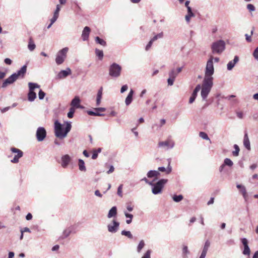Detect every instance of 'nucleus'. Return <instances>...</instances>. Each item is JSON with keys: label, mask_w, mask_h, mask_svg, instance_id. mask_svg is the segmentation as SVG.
Masks as SVG:
<instances>
[{"label": "nucleus", "mask_w": 258, "mask_h": 258, "mask_svg": "<svg viewBox=\"0 0 258 258\" xmlns=\"http://www.w3.org/2000/svg\"><path fill=\"white\" fill-rule=\"evenodd\" d=\"M54 125L55 135L56 137L60 139H63L66 137L72 127L71 124L70 122L67 123L64 130L62 125L57 121L55 122Z\"/></svg>", "instance_id": "obj_1"}, {"label": "nucleus", "mask_w": 258, "mask_h": 258, "mask_svg": "<svg viewBox=\"0 0 258 258\" xmlns=\"http://www.w3.org/2000/svg\"><path fill=\"white\" fill-rule=\"evenodd\" d=\"M213 86V82L210 79H204L202 86L201 95L203 100H206Z\"/></svg>", "instance_id": "obj_2"}, {"label": "nucleus", "mask_w": 258, "mask_h": 258, "mask_svg": "<svg viewBox=\"0 0 258 258\" xmlns=\"http://www.w3.org/2000/svg\"><path fill=\"white\" fill-rule=\"evenodd\" d=\"M155 180L154 179L152 182V184H151L152 186V192L154 195H158L160 194L165 184L167 182L168 180L166 179H161L159 180L157 182L153 183V181Z\"/></svg>", "instance_id": "obj_3"}, {"label": "nucleus", "mask_w": 258, "mask_h": 258, "mask_svg": "<svg viewBox=\"0 0 258 258\" xmlns=\"http://www.w3.org/2000/svg\"><path fill=\"white\" fill-rule=\"evenodd\" d=\"M226 43L223 40H219L212 43L211 49L212 53L220 54L225 49Z\"/></svg>", "instance_id": "obj_4"}, {"label": "nucleus", "mask_w": 258, "mask_h": 258, "mask_svg": "<svg viewBox=\"0 0 258 258\" xmlns=\"http://www.w3.org/2000/svg\"><path fill=\"white\" fill-rule=\"evenodd\" d=\"M213 60V57L211 56L207 62L205 75L204 79H211V81H213V78L212 76L214 73Z\"/></svg>", "instance_id": "obj_5"}, {"label": "nucleus", "mask_w": 258, "mask_h": 258, "mask_svg": "<svg viewBox=\"0 0 258 258\" xmlns=\"http://www.w3.org/2000/svg\"><path fill=\"white\" fill-rule=\"evenodd\" d=\"M121 67L116 63L111 64L109 69V75L113 78L118 77L121 73Z\"/></svg>", "instance_id": "obj_6"}, {"label": "nucleus", "mask_w": 258, "mask_h": 258, "mask_svg": "<svg viewBox=\"0 0 258 258\" xmlns=\"http://www.w3.org/2000/svg\"><path fill=\"white\" fill-rule=\"evenodd\" d=\"M68 50V48L65 47L58 52L55 58L56 63L58 65L63 63L67 57V53Z\"/></svg>", "instance_id": "obj_7"}, {"label": "nucleus", "mask_w": 258, "mask_h": 258, "mask_svg": "<svg viewBox=\"0 0 258 258\" xmlns=\"http://www.w3.org/2000/svg\"><path fill=\"white\" fill-rule=\"evenodd\" d=\"M28 85L29 87V92L28 95V100L30 101H33L34 100L36 97V94L34 92V90L35 88H39L40 86L37 84L33 83H29Z\"/></svg>", "instance_id": "obj_8"}, {"label": "nucleus", "mask_w": 258, "mask_h": 258, "mask_svg": "<svg viewBox=\"0 0 258 258\" xmlns=\"http://www.w3.org/2000/svg\"><path fill=\"white\" fill-rule=\"evenodd\" d=\"M11 150L12 152V153L17 154L15 155L14 158L12 160H11V162L14 163H18L19 162V159L23 156V152L20 149L16 148L15 147L11 148Z\"/></svg>", "instance_id": "obj_9"}, {"label": "nucleus", "mask_w": 258, "mask_h": 258, "mask_svg": "<svg viewBox=\"0 0 258 258\" xmlns=\"http://www.w3.org/2000/svg\"><path fill=\"white\" fill-rule=\"evenodd\" d=\"M46 136V132L44 127H39L36 132V137L38 141H43Z\"/></svg>", "instance_id": "obj_10"}, {"label": "nucleus", "mask_w": 258, "mask_h": 258, "mask_svg": "<svg viewBox=\"0 0 258 258\" xmlns=\"http://www.w3.org/2000/svg\"><path fill=\"white\" fill-rule=\"evenodd\" d=\"M241 242L244 246L242 254L245 255H249L250 249L248 244L247 239L246 238H242L241 239Z\"/></svg>", "instance_id": "obj_11"}, {"label": "nucleus", "mask_w": 258, "mask_h": 258, "mask_svg": "<svg viewBox=\"0 0 258 258\" xmlns=\"http://www.w3.org/2000/svg\"><path fill=\"white\" fill-rule=\"evenodd\" d=\"M158 146L159 147L166 148L167 149H172L174 146V142L172 140L160 142L158 144Z\"/></svg>", "instance_id": "obj_12"}, {"label": "nucleus", "mask_w": 258, "mask_h": 258, "mask_svg": "<svg viewBox=\"0 0 258 258\" xmlns=\"http://www.w3.org/2000/svg\"><path fill=\"white\" fill-rule=\"evenodd\" d=\"M16 76V75H14V74L10 76L3 82L2 87L6 88L8 85H10L13 83L15 81H16L17 80V78Z\"/></svg>", "instance_id": "obj_13"}, {"label": "nucleus", "mask_w": 258, "mask_h": 258, "mask_svg": "<svg viewBox=\"0 0 258 258\" xmlns=\"http://www.w3.org/2000/svg\"><path fill=\"white\" fill-rule=\"evenodd\" d=\"M60 10V7L59 5H57L56 6V9L54 13L53 17L50 20L51 23L47 27L48 29L50 28L51 25L56 21V20L58 18Z\"/></svg>", "instance_id": "obj_14"}, {"label": "nucleus", "mask_w": 258, "mask_h": 258, "mask_svg": "<svg viewBox=\"0 0 258 258\" xmlns=\"http://www.w3.org/2000/svg\"><path fill=\"white\" fill-rule=\"evenodd\" d=\"M119 225V223L114 219L112 224L108 225V231L110 232H115L118 228Z\"/></svg>", "instance_id": "obj_15"}, {"label": "nucleus", "mask_w": 258, "mask_h": 258, "mask_svg": "<svg viewBox=\"0 0 258 258\" xmlns=\"http://www.w3.org/2000/svg\"><path fill=\"white\" fill-rule=\"evenodd\" d=\"M71 158L67 154L61 157V166L63 168H66L71 162Z\"/></svg>", "instance_id": "obj_16"}, {"label": "nucleus", "mask_w": 258, "mask_h": 258, "mask_svg": "<svg viewBox=\"0 0 258 258\" xmlns=\"http://www.w3.org/2000/svg\"><path fill=\"white\" fill-rule=\"evenodd\" d=\"M26 71H27V66L24 65V66H23L21 68V69L19 71H18L17 72V73H14V75H16V77L17 78V79L19 77L23 78L25 76V75L26 73Z\"/></svg>", "instance_id": "obj_17"}, {"label": "nucleus", "mask_w": 258, "mask_h": 258, "mask_svg": "<svg viewBox=\"0 0 258 258\" xmlns=\"http://www.w3.org/2000/svg\"><path fill=\"white\" fill-rule=\"evenodd\" d=\"M243 145L244 147L248 151H250V143L248 138V134L246 132H245L244 138H243Z\"/></svg>", "instance_id": "obj_18"}, {"label": "nucleus", "mask_w": 258, "mask_h": 258, "mask_svg": "<svg viewBox=\"0 0 258 258\" xmlns=\"http://www.w3.org/2000/svg\"><path fill=\"white\" fill-rule=\"evenodd\" d=\"M239 57L235 55L233 60L230 61L227 64V69L228 71H231L234 67L235 64L238 61Z\"/></svg>", "instance_id": "obj_19"}, {"label": "nucleus", "mask_w": 258, "mask_h": 258, "mask_svg": "<svg viewBox=\"0 0 258 258\" xmlns=\"http://www.w3.org/2000/svg\"><path fill=\"white\" fill-rule=\"evenodd\" d=\"M90 32L91 29L89 27H85L82 34V38L84 41L88 40Z\"/></svg>", "instance_id": "obj_20"}, {"label": "nucleus", "mask_w": 258, "mask_h": 258, "mask_svg": "<svg viewBox=\"0 0 258 258\" xmlns=\"http://www.w3.org/2000/svg\"><path fill=\"white\" fill-rule=\"evenodd\" d=\"M70 74H71V70L70 68H67L66 70L61 71L58 73V77L60 79L64 78Z\"/></svg>", "instance_id": "obj_21"}, {"label": "nucleus", "mask_w": 258, "mask_h": 258, "mask_svg": "<svg viewBox=\"0 0 258 258\" xmlns=\"http://www.w3.org/2000/svg\"><path fill=\"white\" fill-rule=\"evenodd\" d=\"M80 100L78 96H76L72 101L71 103V106L75 107L76 108H81V106L80 104Z\"/></svg>", "instance_id": "obj_22"}, {"label": "nucleus", "mask_w": 258, "mask_h": 258, "mask_svg": "<svg viewBox=\"0 0 258 258\" xmlns=\"http://www.w3.org/2000/svg\"><path fill=\"white\" fill-rule=\"evenodd\" d=\"M117 215V208L116 207H113L109 210L107 217L109 218L115 217Z\"/></svg>", "instance_id": "obj_23"}, {"label": "nucleus", "mask_w": 258, "mask_h": 258, "mask_svg": "<svg viewBox=\"0 0 258 258\" xmlns=\"http://www.w3.org/2000/svg\"><path fill=\"white\" fill-rule=\"evenodd\" d=\"M103 88L101 87L98 91L97 98H96V105H99L101 103V100L102 98Z\"/></svg>", "instance_id": "obj_24"}, {"label": "nucleus", "mask_w": 258, "mask_h": 258, "mask_svg": "<svg viewBox=\"0 0 258 258\" xmlns=\"http://www.w3.org/2000/svg\"><path fill=\"white\" fill-rule=\"evenodd\" d=\"M210 244H211L210 241L209 240H207L205 241L202 253L207 254V251L209 249V248L210 246Z\"/></svg>", "instance_id": "obj_25"}, {"label": "nucleus", "mask_w": 258, "mask_h": 258, "mask_svg": "<svg viewBox=\"0 0 258 258\" xmlns=\"http://www.w3.org/2000/svg\"><path fill=\"white\" fill-rule=\"evenodd\" d=\"M78 165L79 169L81 171H85L86 170L85 166V163L84 161L82 159H79L78 162Z\"/></svg>", "instance_id": "obj_26"}, {"label": "nucleus", "mask_w": 258, "mask_h": 258, "mask_svg": "<svg viewBox=\"0 0 258 258\" xmlns=\"http://www.w3.org/2000/svg\"><path fill=\"white\" fill-rule=\"evenodd\" d=\"M95 114H95V116H103L104 114L100 113V112H104L106 110V109L103 107H100L95 108Z\"/></svg>", "instance_id": "obj_27"}, {"label": "nucleus", "mask_w": 258, "mask_h": 258, "mask_svg": "<svg viewBox=\"0 0 258 258\" xmlns=\"http://www.w3.org/2000/svg\"><path fill=\"white\" fill-rule=\"evenodd\" d=\"M28 48L30 51L33 50L35 48V45L34 42L32 40V38L31 37L29 39V44L28 45Z\"/></svg>", "instance_id": "obj_28"}, {"label": "nucleus", "mask_w": 258, "mask_h": 258, "mask_svg": "<svg viewBox=\"0 0 258 258\" xmlns=\"http://www.w3.org/2000/svg\"><path fill=\"white\" fill-rule=\"evenodd\" d=\"M183 199V197L181 195H174L172 197L173 200L176 203L180 202Z\"/></svg>", "instance_id": "obj_29"}, {"label": "nucleus", "mask_w": 258, "mask_h": 258, "mask_svg": "<svg viewBox=\"0 0 258 258\" xmlns=\"http://www.w3.org/2000/svg\"><path fill=\"white\" fill-rule=\"evenodd\" d=\"M233 148H234L235 150L232 152V155L235 157H237L239 155L240 149L238 146L236 144L234 145Z\"/></svg>", "instance_id": "obj_30"}, {"label": "nucleus", "mask_w": 258, "mask_h": 258, "mask_svg": "<svg viewBox=\"0 0 258 258\" xmlns=\"http://www.w3.org/2000/svg\"><path fill=\"white\" fill-rule=\"evenodd\" d=\"M223 164L225 166H228L229 167H231L233 165V163L232 160L228 158H226L224 160Z\"/></svg>", "instance_id": "obj_31"}, {"label": "nucleus", "mask_w": 258, "mask_h": 258, "mask_svg": "<svg viewBox=\"0 0 258 258\" xmlns=\"http://www.w3.org/2000/svg\"><path fill=\"white\" fill-rule=\"evenodd\" d=\"M95 54L98 57L100 60H102L103 57V52L101 50L98 49H95Z\"/></svg>", "instance_id": "obj_32"}, {"label": "nucleus", "mask_w": 258, "mask_h": 258, "mask_svg": "<svg viewBox=\"0 0 258 258\" xmlns=\"http://www.w3.org/2000/svg\"><path fill=\"white\" fill-rule=\"evenodd\" d=\"M95 41H96V43H97L103 46H105L106 45V41H104L103 39L100 38L98 36H97L95 38Z\"/></svg>", "instance_id": "obj_33"}, {"label": "nucleus", "mask_w": 258, "mask_h": 258, "mask_svg": "<svg viewBox=\"0 0 258 258\" xmlns=\"http://www.w3.org/2000/svg\"><path fill=\"white\" fill-rule=\"evenodd\" d=\"M101 152V149L100 148L97 150H94L93 151V155L92 156V159H94V160L96 159L98 157V153H100Z\"/></svg>", "instance_id": "obj_34"}, {"label": "nucleus", "mask_w": 258, "mask_h": 258, "mask_svg": "<svg viewBox=\"0 0 258 258\" xmlns=\"http://www.w3.org/2000/svg\"><path fill=\"white\" fill-rule=\"evenodd\" d=\"M177 75H178V74H177V72L174 69L171 70L169 72V77L172 78L174 79H175V78L177 77Z\"/></svg>", "instance_id": "obj_35"}, {"label": "nucleus", "mask_w": 258, "mask_h": 258, "mask_svg": "<svg viewBox=\"0 0 258 258\" xmlns=\"http://www.w3.org/2000/svg\"><path fill=\"white\" fill-rule=\"evenodd\" d=\"M163 37V33L160 32L156 35H155L153 37H152L151 40L154 42L158 39L162 38Z\"/></svg>", "instance_id": "obj_36"}, {"label": "nucleus", "mask_w": 258, "mask_h": 258, "mask_svg": "<svg viewBox=\"0 0 258 258\" xmlns=\"http://www.w3.org/2000/svg\"><path fill=\"white\" fill-rule=\"evenodd\" d=\"M145 244L144 241L142 240L140 241L138 246H137V251L138 252H140L142 248L144 247Z\"/></svg>", "instance_id": "obj_37"}, {"label": "nucleus", "mask_w": 258, "mask_h": 258, "mask_svg": "<svg viewBox=\"0 0 258 258\" xmlns=\"http://www.w3.org/2000/svg\"><path fill=\"white\" fill-rule=\"evenodd\" d=\"M199 136L201 138L204 140H210V139L208 135L205 132H201L199 134Z\"/></svg>", "instance_id": "obj_38"}, {"label": "nucleus", "mask_w": 258, "mask_h": 258, "mask_svg": "<svg viewBox=\"0 0 258 258\" xmlns=\"http://www.w3.org/2000/svg\"><path fill=\"white\" fill-rule=\"evenodd\" d=\"M151 250L150 249H148L144 253V254L142 257V258H151Z\"/></svg>", "instance_id": "obj_39"}, {"label": "nucleus", "mask_w": 258, "mask_h": 258, "mask_svg": "<svg viewBox=\"0 0 258 258\" xmlns=\"http://www.w3.org/2000/svg\"><path fill=\"white\" fill-rule=\"evenodd\" d=\"M246 8L250 12H253L255 10V7L251 4H248L246 6Z\"/></svg>", "instance_id": "obj_40"}, {"label": "nucleus", "mask_w": 258, "mask_h": 258, "mask_svg": "<svg viewBox=\"0 0 258 258\" xmlns=\"http://www.w3.org/2000/svg\"><path fill=\"white\" fill-rule=\"evenodd\" d=\"M147 176L148 178H152L155 177V174L154 173V170H151L149 171L147 174Z\"/></svg>", "instance_id": "obj_41"}, {"label": "nucleus", "mask_w": 258, "mask_h": 258, "mask_svg": "<svg viewBox=\"0 0 258 258\" xmlns=\"http://www.w3.org/2000/svg\"><path fill=\"white\" fill-rule=\"evenodd\" d=\"M45 95V93L43 91H42L41 90H40L38 93L39 98L41 100L43 99L44 98Z\"/></svg>", "instance_id": "obj_42"}, {"label": "nucleus", "mask_w": 258, "mask_h": 258, "mask_svg": "<svg viewBox=\"0 0 258 258\" xmlns=\"http://www.w3.org/2000/svg\"><path fill=\"white\" fill-rule=\"evenodd\" d=\"M182 252L184 254H187L189 253V251L188 249V247L187 246H186V245L183 246V248H182Z\"/></svg>", "instance_id": "obj_43"}, {"label": "nucleus", "mask_w": 258, "mask_h": 258, "mask_svg": "<svg viewBox=\"0 0 258 258\" xmlns=\"http://www.w3.org/2000/svg\"><path fill=\"white\" fill-rule=\"evenodd\" d=\"M153 43V42L150 39V40L149 41V42H148V43L147 44V45L146 46L145 49L146 51H148L149 50V49L152 46Z\"/></svg>", "instance_id": "obj_44"}, {"label": "nucleus", "mask_w": 258, "mask_h": 258, "mask_svg": "<svg viewBox=\"0 0 258 258\" xmlns=\"http://www.w3.org/2000/svg\"><path fill=\"white\" fill-rule=\"evenodd\" d=\"M175 79H173L172 78H170L169 77L168 80H167V83H168V85H169V86H172L173 85V83H174V81Z\"/></svg>", "instance_id": "obj_45"}, {"label": "nucleus", "mask_w": 258, "mask_h": 258, "mask_svg": "<svg viewBox=\"0 0 258 258\" xmlns=\"http://www.w3.org/2000/svg\"><path fill=\"white\" fill-rule=\"evenodd\" d=\"M122 185L121 184L119 186L118 189H117V194L120 197H122Z\"/></svg>", "instance_id": "obj_46"}, {"label": "nucleus", "mask_w": 258, "mask_h": 258, "mask_svg": "<svg viewBox=\"0 0 258 258\" xmlns=\"http://www.w3.org/2000/svg\"><path fill=\"white\" fill-rule=\"evenodd\" d=\"M166 169V174H169L172 171V167L170 166V161H169L168 162V165Z\"/></svg>", "instance_id": "obj_47"}, {"label": "nucleus", "mask_w": 258, "mask_h": 258, "mask_svg": "<svg viewBox=\"0 0 258 258\" xmlns=\"http://www.w3.org/2000/svg\"><path fill=\"white\" fill-rule=\"evenodd\" d=\"M187 9V15L194 17L195 14L192 12L191 8L190 7H188V9Z\"/></svg>", "instance_id": "obj_48"}, {"label": "nucleus", "mask_w": 258, "mask_h": 258, "mask_svg": "<svg viewBox=\"0 0 258 258\" xmlns=\"http://www.w3.org/2000/svg\"><path fill=\"white\" fill-rule=\"evenodd\" d=\"M196 98H197V97H196L195 96H193V95H191V96L190 97L189 99V103L192 104L195 101V99H196Z\"/></svg>", "instance_id": "obj_49"}, {"label": "nucleus", "mask_w": 258, "mask_h": 258, "mask_svg": "<svg viewBox=\"0 0 258 258\" xmlns=\"http://www.w3.org/2000/svg\"><path fill=\"white\" fill-rule=\"evenodd\" d=\"M4 62L6 64L8 65H11L12 63V61L9 58H5L4 60Z\"/></svg>", "instance_id": "obj_50"}, {"label": "nucleus", "mask_w": 258, "mask_h": 258, "mask_svg": "<svg viewBox=\"0 0 258 258\" xmlns=\"http://www.w3.org/2000/svg\"><path fill=\"white\" fill-rule=\"evenodd\" d=\"M142 181H144L146 183L151 185L152 184L153 181H150L146 177H144L141 179Z\"/></svg>", "instance_id": "obj_51"}, {"label": "nucleus", "mask_w": 258, "mask_h": 258, "mask_svg": "<svg viewBox=\"0 0 258 258\" xmlns=\"http://www.w3.org/2000/svg\"><path fill=\"white\" fill-rule=\"evenodd\" d=\"M128 89V86L126 85H123L120 90L121 93H123L124 91H126Z\"/></svg>", "instance_id": "obj_52"}, {"label": "nucleus", "mask_w": 258, "mask_h": 258, "mask_svg": "<svg viewBox=\"0 0 258 258\" xmlns=\"http://www.w3.org/2000/svg\"><path fill=\"white\" fill-rule=\"evenodd\" d=\"M245 36L246 40L247 42H250L251 41V35H248L247 34H246L245 35Z\"/></svg>", "instance_id": "obj_53"}, {"label": "nucleus", "mask_w": 258, "mask_h": 258, "mask_svg": "<svg viewBox=\"0 0 258 258\" xmlns=\"http://www.w3.org/2000/svg\"><path fill=\"white\" fill-rule=\"evenodd\" d=\"M236 114L237 116L240 119H242L243 117V114L242 112H237Z\"/></svg>", "instance_id": "obj_54"}, {"label": "nucleus", "mask_w": 258, "mask_h": 258, "mask_svg": "<svg viewBox=\"0 0 258 258\" xmlns=\"http://www.w3.org/2000/svg\"><path fill=\"white\" fill-rule=\"evenodd\" d=\"M214 202V198L211 197L210 199V200L208 202L207 205H210L211 204H213Z\"/></svg>", "instance_id": "obj_55"}, {"label": "nucleus", "mask_w": 258, "mask_h": 258, "mask_svg": "<svg viewBox=\"0 0 258 258\" xmlns=\"http://www.w3.org/2000/svg\"><path fill=\"white\" fill-rule=\"evenodd\" d=\"M158 170L160 172H165L166 173V169L164 167H159Z\"/></svg>", "instance_id": "obj_56"}, {"label": "nucleus", "mask_w": 258, "mask_h": 258, "mask_svg": "<svg viewBox=\"0 0 258 258\" xmlns=\"http://www.w3.org/2000/svg\"><path fill=\"white\" fill-rule=\"evenodd\" d=\"M235 97V96L234 95H229L227 97H222L223 98H224V99H228V100H230L231 98H234Z\"/></svg>", "instance_id": "obj_57"}, {"label": "nucleus", "mask_w": 258, "mask_h": 258, "mask_svg": "<svg viewBox=\"0 0 258 258\" xmlns=\"http://www.w3.org/2000/svg\"><path fill=\"white\" fill-rule=\"evenodd\" d=\"M200 89L202 90V86H201L200 84H198L196 86L194 90L199 92L200 90Z\"/></svg>", "instance_id": "obj_58"}, {"label": "nucleus", "mask_w": 258, "mask_h": 258, "mask_svg": "<svg viewBox=\"0 0 258 258\" xmlns=\"http://www.w3.org/2000/svg\"><path fill=\"white\" fill-rule=\"evenodd\" d=\"M154 173L155 174V177H159L160 175V173L158 170H154Z\"/></svg>", "instance_id": "obj_59"}, {"label": "nucleus", "mask_w": 258, "mask_h": 258, "mask_svg": "<svg viewBox=\"0 0 258 258\" xmlns=\"http://www.w3.org/2000/svg\"><path fill=\"white\" fill-rule=\"evenodd\" d=\"M191 17H192V16H190V15H186L185 16V20H186V21L187 23H189V21H190V19Z\"/></svg>", "instance_id": "obj_60"}, {"label": "nucleus", "mask_w": 258, "mask_h": 258, "mask_svg": "<svg viewBox=\"0 0 258 258\" xmlns=\"http://www.w3.org/2000/svg\"><path fill=\"white\" fill-rule=\"evenodd\" d=\"M26 218L27 220H30L32 219V215L31 213H28L26 217Z\"/></svg>", "instance_id": "obj_61"}, {"label": "nucleus", "mask_w": 258, "mask_h": 258, "mask_svg": "<svg viewBox=\"0 0 258 258\" xmlns=\"http://www.w3.org/2000/svg\"><path fill=\"white\" fill-rule=\"evenodd\" d=\"M95 195L96 196H98V197H100V198H101L102 197V195L100 194V191L98 190H96L95 191Z\"/></svg>", "instance_id": "obj_62"}, {"label": "nucleus", "mask_w": 258, "mask_h": 258, "mask_svg": "<svg viewBox=\"0 0 258 258\" xmlns=\"http://www.w3.org/2000/svg\"><path fill=\"white\" fill-rule=\"evenodd\" d=\"M240 191L241 194H245L246 192V190L245 187L243 185V187L240 189Z\"/></svg>", "instance_id": "obj_63"}, {"label": "nucleus", "mask_w": 258, "mask_h": 258, "mask_svg": "<svg viewBox=\"0 0 258 258\" xmlns=\"http://www.w3.org/2000/svg\"><path fill=\"white\" fill-rule=\"evenodd\" d=\"M252 258H258V250L255 251L253 255Z\"/></svg>", "instance_id": "obj_64"}]
</instances>
